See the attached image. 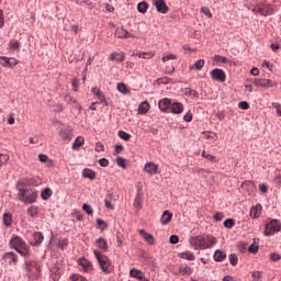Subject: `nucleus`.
Returning a JSON list of instances; mask_svg holds the SVG:
<instances>
[{
	"label": "nucleus",
	"mask_w": 281,
	"mask_h": 281,
	"mask_svg": "<svg viewBox=\"0 0 281 281\" xmlns=\"http://www.w3.org/2000/svg\"><path fill=\"white\" fill-rule=\"evenodd\" d=\"M116 164L117 166H120V168H126V159H124L123 157H117Z\"/></svg>",
	"instance_id": "nucleus-53"
},
{
	"label": "nucleus",
	"mask_w": 281,
	"mask_h": 281,
	"mask_svg": "<svg viewBox=\"0 0 281 281\" xmlns=\"http://www.w3.org/2000/svg\"><path fill=\"white\" fill-rule=\"evenodd\" d=\"M10 245L21 256H30V246L20 236L13 235L10 239Z\"/></svg>",
	"instance_id": "nucleus-3"
},
{
	"label": "nucleus",
	"mask_w": 281,
	"mask_h": 281,
	"mask_svg": "<svg viewBox=\"0 0 281 281\" xmlns=\"http://www.w3.org/2000/svg\"><path fill=\"white\" fill-rule=\"evenodd\" d=\"M281 232V221L278 218L268 217L263 231L265 236H274Z\"/></svg>",
	"instance_id": "nucleus-4"
},
{
	"label": "nucleus",
	"mask_w": 281,
	"mask_h": 281,
	"mask_svg": "<svg viewBox=\"0 0 281 281\" xmlns=\"http://www.w3.org/2000/svg\"><path fill=\"white\" fill-rule=\"evenodd\" d=\"M82 177L85 179L93 180V179H95V171H93V170H91L89 168H86V169L82 170Z\"/></svg>",
	"instance_id": "nucleus-29"
},
{
	"label": "nucleus",
	"mask_w": 281,
	"mask_h": 281,
	"mask_svg": "<svg viewBox=\"0 0 281 281\" xmlns=\"http://www.w3.org/2000/svg\"><path fill=\"white\" fill-rule=\"evenodd\" d=\"M272 108L276 109L277 115H279V117H281V104L278 102H273Z\"/></svg>",
	"instance_id": "nucleus-57"
},
{
	"label": "nucleus",
	"mask_w": 281,
	"mask_h": 281,
	"mask_svg": "<svg viewBox=\"0 0 281 281\" xmlns=\"http://www.w3.org/2000/svg\"><path fill=\"white\" fill-rule=\"evenodd\" d=\"M213 258H214L215 262H223V260H225V258H227V252H225L221 249H217V250H215Z\"/></svg>",
	"instance_id": "nucleus-16"
},
{
	"label": "nucleus",
	"mask_w": 281,
	"mask_h": 281,
	"mask_svg": "<svg viewBox=\"0 0 281 281\" xmlns=\"http://www.w3.org/2000/svg\"><path fill=\"white\" fill-rule=\"evenodd\" d=\"M179 258H182V260H196V257L194 256V252L187 250L183 252L178 254Z\"/></svg>",
	"instance_id": "nucleus-18"
},
{
	"label": "nucleus",
	"mask_w": 281,
	"mask_h": 281,
	"mask_svg": "<svg viewBox=\"0 0 281 281\" xmlns=\"http://www.w3.org/2000/svg\"><path fill=\"white\" fill-rule=\"evenodd\" d=\"M3 260L5 265H9L10 267H15L16 262H19V256L14 252H7L3 256Z\"/></svg>",
	"instance_id": "nucleus-11"
},
{
	"label": "nucleus",
	"mask_w": 281,
	"mask_h": 281,
	"mask_svg": "<svg viewBox=\"0 0 281 281\" xmlns=\"http://www.w3.org/2000/svg\"><path fill=\"white\" fill-rule=\"evenodd\" d=\"M216 117L220 122H223L225 120V111H217Z\"/></svg>",
	"instance_id": "nucleus-61"
},
{
	"label": "nucleus",
	"mask_w": 281,
	"mask_h": 281,
	"mask_svg": "<svg viewBox=\"0 0 281 281\" xmlns=\"http://www.w3.org/2000/svg\"><path fill=\"white\" fill-rule=\"evenodd\" d=\"M110 60H116L117 63H124V53H112Z\"/></svg>",
	"instance_id": "nucleus-33"
},
{
	"label": "nucleus",
	"mask_w": 281,
	"mask_h": 281,
	"mask_svg": "<svg viewBox=\"0 0 281 281\" xmlns=\"http://www.w3.org/2000/svg\"><path fill=\"white\" fill-rule=\"evenodd\" d=\"M137 10H138V12H140V14H146V12L148 11V3H146V2L138 3Z\"/></svg>",
	"instance_id": "nucleus-38"
},
{
	"label": "nucleus",
	"mask_w": 281,
	"mask_h": 281,
	"mask_svg": "<svg viewBox=\"0 0 281 281\" xmlns=\"http://www.w3.org/2000/svg\"><path fill=\"white\" fill-rule=\"evenodd\" d=\"M27 214H30V216H32V217L38 216V207L30 206L27 210Z\"/></svg>",
	"instance_id": "nucleus-42"
},
{
	"label": "nucleus",
	"mask_w": 281,
	"mask_h": 281,
	"mask_svg": "<svg viewBox=\"0 0 281 281\" xmlns=\"http://www.w3.org/2000/svg\"><path fill=\"white\" fill-rule=\"evenodd\" d=\"M82 210H85L89 215L93 214V209H91V205L83 204Z\"/></svg>",
	"instance_id": "nucleus-63"
},
{
	"label": "nucleus",
	"mask_w": 281,
	"mask_h": 281,
	"mask_svg": "<svg viewBox=\"0 0 281 281\" xmlns=\"http://www.w3.org/2000/svg\"><path fill=\"white\" fill-rule=\"evenodd\" d=\"M64 100H65V102H67L68 104H77V102H78L74 97H71V95H69V94H66V95L64 97Z\"/></svg>",
	"instance_id": "nucleus-50"
},
{
	"label": "nucleus",
	"mask_w": 281,
	"mask_h": 281,
	"mask_svg": "<svg viewBox=\"0 0 281 281\" xmlns=\"http://www.w3.org/2000/svg\"><path fill=\"white\" fill-rule=\"evenodd\" d=\"M228 260H229L232 267H236V265H238V256H236V254H231L228 256Z\"/></svg>",
	"instance_id": "nucleus-41"
},
{
	"label": "nucleus",
	"mask_w": 281,
	"mask_h": 281,
	"mask_svg": "<svg viewBox=\"0 0 281 281\" xmlns=\"http://www.w3.org/2000/svg\"><path fill=\"white\" fill-rule=\"evenodd\" d=\"M41 196L43 199V201H47V199H49V196H52V189L46 188L42 191Z\"/></svg>",
	"instance_id": "nucleus-40"
},
{
	"label": "nucleus",
	"mask_w": 281,
	"mask_h": 281,
	"mask_svg": "<svg viewBox=\"0 0 281 281\" xmlns=\"http://www.w3.org/2000/svg\"><path fill=\"white\" fill-rule=\"evenodd\" d=\"M169 221H172V213H170V211H165L161 215L160 223L162 225H168Z\"/></svg>",
	"instance_id": "nucleus-26"
},
{
	"label": "nucleus",
	"mask_w": 281,
	"mask_h": 281,
	"mask_svg": "<svg viewBox=\"0 0 281 281\" xmlns=\"http://www.w3.org/2000/svg\"><path fill=\"white\" fill-rule=\"evenodd\" d=\"M26 270L29 278L32 280H34V278H38V273H41V267L36 261H26Z\"/></svg>",
	"instance_id": "nucleus-7"
},
{
	"label": "nucleus",
	"mask_w": 281,
	"mask_h": 281,
	"mask_svg": "<svg viewBox=\"0 0 281 281\" xmlns=\"http://www.w3.org/2000/svg\"><path fill=\"white\" fill-rule=\"evenodd\" d=\"M119 137L124 139V142H128V139H131V135L124 131H119Z\"/></svg>",
	"instance_id": "nucleus-49"
},
{
	"label": "nucleus",
	"mask_w": 281,
	"mask_h": 281,
	"mask_svg": "<svg viewBox=\"0 0 281 281\" xmlns=\"http://www.w3.org/2000/svg\"><path fill=\"white\" fill-rule=\"evenodd\" d=\"M91 92L98 98L100 102H104L105 106L109 105V102H106V97H104V93L100 91L99 88H92Z\"/></svg>",
	"instance_id": "nucleus-15"
},
{
	"label": "nucleus",
	"mask_w": 281,
	"mask_h": 281,
	"mask_svg": "<svg viewBox=\"0 0 281 281\" xmlns=\"http://www.w3.org/2000/svg\"><path fill=\"white\" fill-rule=\"evenodd\" d=\"M200 12H202L204 16H207V19H212V11H210V8L201 7Z\"/></svg>",
	"instance_id": "nucleus-44"
},
{
	"label": "nucleus",
	"mask_w": 281,
	"mask_h": 281,
	"mask_svg": "<svg viewBox=\"0 0 281 281\" xmlns=\"http://www.w3.org/2000/svg\"><path fill=\"white\" fill-rule=\"evenodd\" d=\"M158 106L160 111H164L165 113H173L177 114V103H171L170 99H162L159 101Z\"/></svg>",
	"instance_id": "nucleus-6"
},
{
	"label": "nucleus",
	"mask_w": 281,
	"mask_h": 281,
	"mask_svg": "<svg viewBox=\"0 0 281 281\" xmlns=\"http://www.w3.org/2000/svg\"><path fill=\"white\" fill-rule=\"evenodd\" d=\"M93 254L102 269L103 273H112L113 271V263L111 262V259L109 257L102 255L99 250H93Z\"/></svg>",
	"instance_id": "nucleus-5"
},
{
	"label": "nucleus",
	"mask_w": 281,
	"mask_h": 281,
	"mask_svg": "<svg viewBox=\"0 0 281 281\" xmlns=\"http://www.w3.org/2000/svg\"><path fill=\"white\" fill-rule=\"evenodd\" d=\"M181 91L186 95H189L190 98H192V100H199V92L196 90H192L190 88H186L184 90H181Z\"/></svg>",
	"instance_id": "nucleus-25"
},
{
	"label": "nucleus",
	"mask_w": 281,
	"mask_h": 281,
	"mask_svg": "<svg viewBox=\"0 0 281 281\" xmlns=\"http://www.w3.org/2000/svg\"><path fill=\"white\" fill-rule=\"evenodd\" d=\"M59 135L64 139H71V135L69 134V131H67V130H61Z\"/></svg>",
	"instance_id": "nucleus-55"
},
{
	"label": "nucleus",
	"mask_w": 281,
	"mask_h": 281,
	"mask_svg": "<svg viewBox=\"0 0 281 281\" xmlns=\"http://www.w3.org/2000/svg\"><path fill=\"white\" fill-rule=\"evenodd\" d=\"M8 47L9 49H12V52H19V49H21V43L16 40H11Z\"/></svg>",
	"instance_id": "nucleus-28"
},
{
	"label": "nucleus",
	"mask_w": 281,
	"mask_h": 281,
	"mask_svg": "<svg viewBox=\"0 0 281 281\" xmlns=\"http://www.w3.org/2000/svg\"><path fill=\"white\" fill-rule=\"evenodd\" d=\"M270 260L272 262H278L279 260H281V255L278 252H271L270 254Z\"/></svg>",
	"instance_id": "nucleus-52"
},
{
	"label": "nucleus",
	"mask_w": 281,
	"mask_h": 281,
	"mask_svg": "<svg viewBox=\"0 0 281 281\" xmlns=\"http://www.w3.org/2000/svg\"><path fill=\"white\" fill-rule=\"evenodd\" d=\"M263 5V16H271L276 12L273 5L271 4H262Z\"/></svg>",
	"instance_id": "nucleus-30"
},
{
	"label": "nucleus",
	"mask_w": 281,
	"mask_h": 281,
	"mask_svg": "<svg viewBox=\"0 0 281 281\" xmlns=\"http://www.w3.org/2000/svg\"><path fill=\"white\" fill-rule=\"evenodd\" d=\"M252 244L248 247L249 254H258V249H260V246L258 245L260 243V238H254Z\"/></svg>",
	"instance_id": "nucleus-19"
},
{
	"label": "nucleus",
	"mask_w": 281,
	"mask_h": 281,
	"mask_svg": "<svg viewBox=\"0 0 281 281\" xmlns=\"http://www.w3.org/2000/svg\"><path fill=\"white\" fill-rule=\"evenodd\" d=\"M8 161H10V156L8 154H0V168L8 166Z\"/></svg>",
	"instance_id": "nucleus-35"
},
{
	"label": "nucleus",
	"mask_w": 281,
	"mask_h": 281,
	"mask_svg": "<svg viewBox=\"0 0 281 281\" xmlns=\"http://www.w3.org/2000/svg\"><path fill=\"white\" fill-rule=\"evenodd\" d=\"M211 79L215 82H225L227 80V75L225 74V70L221 68H215L210 71Z\"/></svg>",
	"instance_id": "nucleus-9"
},
{
	"label": "nucleus",
	"mask_w": 281,
	"mask_h": 281,
	"mask_svg": "<svg viewBox=\"0 0 281 281\" xmlns=\"http://www.w3.org/2000/svg\"><path fill=\"white\" fill-rule=\"evenodd\" d=\"M249 102L247 101H240L238 103V109H241V111H249Z\"/></svg>",
	"instance_id": "nucleus-47"
},
{
	"label": "nucleus",
	"mask_w": 281,
	"mask_h": 281,
	"mask_svg": "<svg viewBox=\"0 0 281 281\" xmlns=\"http://www.w3.org/2000/svg\"><path fill=\"white\" fill-rule=\"evenodd\" d=\"M213 60L214 63H222L223 65H227V63H229V59L222 55H214Z\"/></svg>",
	"instance_id": "nucleus-34"
},
{
	"label": "nucleus",
	"mask_w": 281,
	"mask_h": 281,
	"mask_svg": "<svg viewBox=\"0 0 281 281\" xmlns=\"http://www.w3.org/2000/svg\"><path fill=\"white\" fill-rule=\"evenodd\" d=\"M202 157L204 159H207V161H213V164H216V161H218L216 159V156H213L212 154H207L205 150L202 151Z\"/></svg>",
	"instance_id": "nucleus-39"
},
{
	"label": "nucleus",
	"mask_w": 281,
	"mask_h": 281,
	"mask_svg": "<svg viewBox=\"0 0 281 281\" xmlns=\"http://www.w3.org/2000/svg\"><path fill=\"white\" fill-rule=\"evenodd\" d=\"M71 87H72L74 91L78 92V88L80 87V80L72 79L71 80Z\"/></svg>",
	"instance_id": "nucleus-56"
},
{
	"label": "nucleus",
	"mask_w": 281,
	"mask_h": 281,
	"mask_svg": "<svg viewBox=\"0 0 281 281\" xmlns=\"http://www.w3.org/2000/svg\"><path fill=\"white\" fill-rule=\"evenodd\" d=\"M33 238L34 240L31 241V245L34 246V245H41V243H43L45 237L43 236V233L38 232L33 234Z\"/></svg>",
	"instance_id": "nucleus-27"
},
{
	"label": "nucleus",
	"mask_w": 281,
	"mask_h": 281,
	"mask_svg": "<svg viewBox=\"0 0 281 281\" xmlns=\"http://www.w3.org/2000/svg\"><path fill=\"white\" fill-rule=\"evenodd\" d=\"M205 67V59H198L193 65L189 67L190 71L196 69L198 71H201Z\"/></svg>",
	"instance_id": "nucleus-23"
},
{
	"label": "nucleus",
	"mask_w": 281,
	"mask_h": 281,
	"mask_svg": "<svg viewBox=\"0 0 281 281\" xmlns=\"http://www.w3.org/2000/svg\"><path fill=\"white\" fill-rule=\"evenodd\" d=\"M95 245L99 249H102V251H106V249H109V243L102 237L97 239Z\"/></svg>",
	"instance_id": "nucleus-24"
},
{
	"label": "nucleus",
	"mask_w": 281,
	"mask_h": 281,
	"mask_svg": "<svg viewBox=\"0 0 281 281\" xmlns=\"http://www.w3.org/2000/svg\"><path fill=\"white\" fill-rule=\"evenodd\" d=\"M144 171L153 177V175H159V166L155 162H147L145 164Z\"/></svg>",
	"instance_id": "nucleus-12"
},
{
	"label": "nucleus",
	"mask_w": 281,
	"mask_h": 281,
	"mask_svg": "<svg viewBox=\"0 0 281 281\" xmlns=\"http://www.w3.org/2000/svg\"><path fill=\"white\" fill-rule=\"evenodd\" d=\"M70 281H89L82 274H72L70 276Z\"/></svg>",
	"instance_id": "nucleus-45"
},
{
	"label": "nucleus",
	"mask_w": 281,
	"mask_h": 281,
	"mask_svg": "<svg viewBox=\"0 0 281 281\" xmlns=\"http://www.w3.org/2000/svg\"><path fill=\"white\" fill-rule=\"evenodd\" d=\"M83 145H85V137L78 136L72 144V149L79 150L80 146H83Z\"/></svg>",
	"instance_id": "nucleus-31"
},
{
	"label": "nucleus",
	"mask_w": 281,
	"mask_h": 281,
	"mask_svg": "<svg viewBox=\"0 0 281 281\" xmlns=\"http://www.w3.org/2000/svg\"><path fill=\"white\" fill-rule=\"evenodd\" d=\"M67 245H68L67 239H60V240L58 241V244H57V247H58L59 249H65V248L67 247Z\"/></svg>",
	"instance_id": "nucleus-59"
},
{
	"label": "nucleus",
	"mask_w": 281,
	"mask_h": 281,
	"mask_svg": "<svg viewBox=\"0 0 281 281\" xmlns=\"http://www.w3.org/2000/svg\"><path fill=\"white\" fill-rule=\"evenodd\" d=\"M179 273H181V276H192V267L182 263L179 267Z\"/></svg>",
	"instance_id": "nucleus-20"
},
{
	"label": "nucleus",
	"mask_w": 281,
	"mask_h": 281,
	"mask_svg": "<svg viewBox=\"0 0 281 281\" xmlns=\"http://www.w3.org/2000/svg\"><path fill=\"white\" fill-rule=\"evenodd\" d=\"M3 224L5 225V227H10L12 225V214L5 213L3 215Z\"/></svg>",
	"instance_id": "nucleus-37"
},
{
	"label": "nucleus",
	"mask_w": 281,
	"mask_h": 281,
	"mask_svg": "<svg viewBox=\"0 0 281 281\" xmlns=\"http://www.w3.org/2000/svg\"><path fill=\"white\" fill-rule=\"evenodd\" d=\"M117 91L126 95V93H128V88L124 83H117Z\"/></svg>",
	"instance_id": "nucleus-43"
},
{
	"label": "nucleus",
	"mask_w": 281,
	"mask_h": 281,
	"mask_svg": "<svg viewBox=\"0 0 281 281\" xmlns=\"http://www.w3.org/2000/svg\"><path fill=\"white\" fill-rule=\"evenodd\" d=\"M99 165L102 167V168H109V159L106 158H101L99 160Z\"/></svg>",
	"instance_id": "nucleus-60"
},
{
	"label": "nucleus",
	"mask_w": 281,
	"mask_h": 281,
	"mask_svg": "<svg viewBox=\"0 0 281 281\" xmlns=\"http://www.w3.org/2000/svg\"><path fill=\"white\" fill-rule=\"evenodd\" d=\"M0 65H2V67H10V58L0 56Z\"/></svg>",
	"instance_id": "nucleus-48"
},
{
	"label": "nucleus",
	"mask_w": 281,
	"mask_h": 281,
	"mask_svg": "<svg viewBox=\"0 0 281 281\" xmlns=\"http://www.w3.org/2000/svg\"><path fill=\"white\" fill-rule=\"evenodd\" d=\"M251 278H254L252 281H260V278H262V272L261 271H252Z\"/></svg>",
	"instance_id": "nucleus-51"
},
{
	"label": "nucleus",
	"mask_w": 281,
	"mask_h": 281,
	"mask_svg": "<svg viewBox=\"0 0 281 281\" xmlns=\"http://www.w3.org/2000/svg\"><path fill=\"white\" fill-rule=\"evenodd\" d=\"M192 117H193V115H192V112H187L186 113V115L183 116V121L184 122H192Z\"/></svg>",
	"instance_id": "nucleus-62"
},
{
	"label": "nucleus",
	"mask_w": 281,
	"mask_h": 281,
	"mask_svg": "<svg viewBox=\"0 0 281 281\" xmlns=\"http://www.w3.org/2000/svg\"><path fill=\"white\" fill-rule=\"evenodd\" d=\"M21 183L16 184V190H18V199L22 203L26 204H32L36 203V200L38 199V191L34 189H25V188H20Z\"/></svg>",
	"instance_id": "nucleus-2"
},
{
	"label": "nucleus",
	"mask_w": 281,
	"mask_h": 281,
	"mask_svg": "<svg viewBox=\"0 0 281 281\" xmlns=\"http://www.w3.org/2000/svg\"><path fill=\"white\" fill-rule=\"evenodd\" d=\"M189 243L195 249V251H199L201 249H210L212 245H216V237L202 234L190 237Z\"/></svg>",
	"instance_id": "nucleus-1"
},
{
	"label": "nucleus",
	"mask_w": 281,
	"mask_h": 281,
	"mask_svg": "<svg viewBox=\"0 0 281 281\" xmlns=\"http://www.w3.org/2000/svg\"><path fill=\"white\" fill-rule=\"evenodd\" d=\"M255 87H261V89H271L278 87V83L271 79L255 78L252 81Z\"/></svg>",
	"instance_id": "nucleus-8"
},
{
	"label": "nucleus",
	"mask_w": 281,
	"mask_h": 281,
	"mask_svg": "<svg viewBox=\"0 0 281 281\" xmlns=\"http://www.w3.org/2000/svg\"><path fill=\"white\" fill-rule=\"evenodd\" d=\"M153 3L160 14H168V4L164 0H153Z\"/></svg>",
	"instance_id": "nucleus-13"
},
{
	"label": "nucleus",
	"mask_w": 281,
	"mask_h": 281,
	"mask_svg": "<svg viewBox=\"0 0 281 281\" xmlns=\"http://www.w3.org/2000/svg\"><path fill=\"white\" fill-rule=\"evenodd\" d=\"M223 225L226 229H232V227H234L236 225V221L234 218H226L223 222Z\"/></svg>",
	"instance_id": "nucleus-36"
},
{
	"label": "nucleus",
	"mask_w": 281,
	"mask_h": 281,
	"mask_svg": "<svg viewBox=\"0 0 281 281\" xmlns=\"http://www.w3.org/2000/svg\"><path fill=\"white\" fill-rule=\"evenodd\" d=\"M134 207H137V210H142V195H136L134 200Z\"/></svg>",
	"instance_id": "nucleus-46"
},
{
	"label": "nucleus",
	"mask_w": 281,
	"mask_h": 281,
	"mask_svg": "<svg viewBox=\"0 0 281 281\" xmlns=\"http://www.w3.org/2000/svg\"><path fill=\"white\" fill-rule=\"evenodd\" d=\"M77 265L80 271H83L85 273H91V271H93V265L87 258L78 259Z\"/></svg>",
	"instance_id": "nucleus-10"
},
{
	"label": "nucleus",
	"mask_w": 281,
	"mask_h": 281,
	"mask_svg": "<svg viewBox=\"0 0 281 281\" xmlns=\"http://www.w3.org/2000/svg\"><path fill=\"white\" fill-rule=\"evenodd\" d=\"M260 214H262V204L258 203L250 209V216L256 220L260 218Z\"/></svg>",
	"instance_id": "nucleus-14"
},
{
	"label": "nucleus",
	"mask_w": 281,
	"mask_h": 281,
	"mask_svg": "<svg viewBox=\"0 0 281 281\" xmlns=\"http://www.w3.org/2000/svg\"><path fill=\"white\" fill-rule=\"evenodd\" d=\"M97 224L101 229H106V222H104L103 220H97Z\"/></svg>",
	"instance_id": "nucleus-64"
},
{
	"label": "nucleus",
	"mask_w": 281,
	"mask_h": 281,
	"mask_svg": "<svg viewBox=\"0 0 281 281\" xmlns=\"http://www.w3.org/2000/svg\"><path fill=\"white\" fill-rule=\"evenodd\" d=\"M214 221L221 222L225 218V213L223 212H216L213 216Z\"/></svg>",
	"instance_id": "nucleus-54"
},
{
	"label": "nucleus",
	"mask_w": 281,
	"mask_h": 281,
	"mask_svg": "<svg viewBox=\"0 0 281 281\" xmlns=\"http://www.w3.org/2000/svg\"><path fill=\"white\" fill-rule=\"evenodd\" d=\"M138 233L146 240V243H148V245H155V238L153 237V235L146 233V231L144 229H140Z\"/></svg>",
	"instance_id": "nucleus-21"
},
{
	"label": "nucleus",
	"mask_w": 281,
	"mask_h": 281,
	"mask_svg": "<svg viewBox=\"0 0 281 281\" xmlns=\"http://www.w3.org/2000/svg\"><path fill=\"white\" fill-rule=\"evenodd\" d=\"M130 276L131 278H135L136 280H142L144 278V272H142L140 270H137L135 268H133L130 271Z\"/></svg>",
	"instance_id": "nucleus-32"
},
{
	"label": "nucleus",
	"mask_w": 281,
	"mask_h": 281,
	"mask_svg": "<svg viewBox=\"0 0 281 281\" xmlns=\"http://www.w3.org/2000/svg\"><path fill=\"white\" fill-rule=\"evenodd\" d=\"M259 190L262 194H267V192H269V186H267L266 183H261L259 184Z\"/></svg>",
	"instance_id": "nucleus-58"
},
{
	"label": "nucleus",
	"mask_w": 281,
	"mask_h": 281,
	"mask_svg": "<svg viewBox=\"0 0 281 281\" xmlns=\"http://www.w3.org/2000/svg\"><path fill=\"white\" fill-rule=\"evenodd\" d=\"M115 36H117V38H133V35L123 27L116 29Z\"/></svg>",
	"instance_id": "nucleus-17"
},
{
	"label": "nucleus",
	"mask_w": 281,
	"mask_h": 281,
	"mask_svg": "<svg viewBox=\"0 0 281 281\" xmlns=\"http://www.w3.org/2000/svg\"><path fill=\"white\" fill-rule=\"evenodd\" d=\"M148 111H150V104L148 103V101H144L138 105V113L140 115H146Z\"/></svg>",
	"instance_id": "nucleus-22"
}]
</instances>
